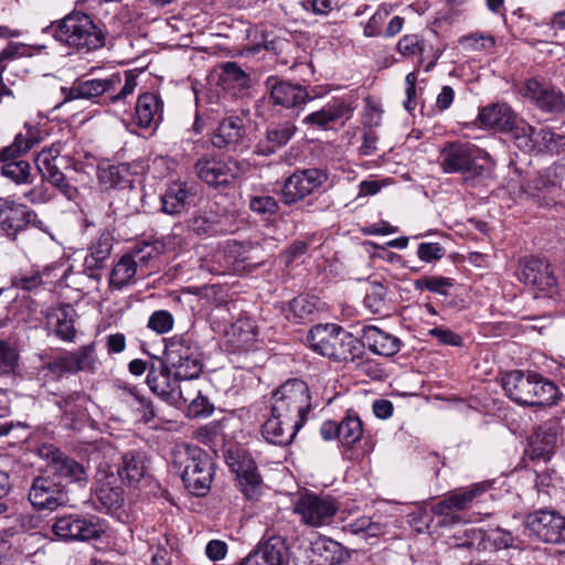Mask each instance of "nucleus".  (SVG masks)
Wrapping results in <instances>:
<instances>
[{"label": "nucleus", "mask_w": 565, "mask_h": 565, "mask_svg": "<svg viewBox=\"0 0 565 565\" xmlns=\"http://www.w3.org/2000/svg\"><path fill=\"white\" fill-rule=\"evenodd\" d=\"M295 510L301 516L303 523L319 527L332 523L339 510V504L331 497L310 493L298 500Z\"/></svg>", "instance_id": "obj_17"}, {"label": "nucleus", "mask_w": 565, "mask_h": 565, "mask_svg": "<svg viewBox=\"0 0 565 565\" xmlns=\"http://www.w3.org/2000/svg\"><path fill=\"white\" fill-rule=\"evenodd\" d=\"M248 207L263 217H269L278 212L279 204L274 196L262 194L250 196Z\"/></svg>", "instance_id": "obj_54"}, {"label": "nucleus", "mask_w": 565, "mask_h": 565, "mask_svg": "<svg viewBox=\"0 0 565 565\" xmlns=\"http://www.w3.org/2000/svg\"><path fill=\"white\" fill-rule=\"evenodd\" d=\"M60 154V150L57 148H49L43 149L40 153H38L35 158V166L39 172L44 174L45 172L52 170L53 168L57 167L55 164V160Z\"/></svg>", "instance_id": "obj_64"}, {"label": "nucleus", "mask_w": 565, "mask_h": 565, "mask_svg": "<svg viewBox=\"0 0 565 565\" xmlns=\"http://www.w3.org/2000/svg\"><path fill=\"white\" fill-rule=\"evenodd\" d=\"M29 501L38 510H54L68 502L64 487L50 477H38L29 491Z\"/></svg>", "instance_id": "obj_20"}, {"label": "nucleus", "mask_w": 565, "mask_h": 565, "mask_svg": "<svg viewBox=\"0 0 565 565\" xmlns=\"http://www.w3.org/2000/svg\"><path fill=\"white\" fill-rule=\"evenodd\" d=\"M492 487L491 481L473 483L467 488L458 489L438 501L433 508V514L439 518L438 525H450L460 522L459 511L467 510L483 501Z\"/></svg>", "instance_id": "obj_9"}, {"label": "nucleus", "mask_w": 565, "mask_h": 565, "mask_svg": "<svg viewBox=\"0 0 565 565\" xmlns=\"http://www.w3.org/2000/svg\"><path fill=\"white\" fill-rule=\"evenodd\" d=\"M362 349L366 347L372 353L383 356H393L401 350V340L375 326H365L359 339Z\"/></svg>", "instance_id": "obj_29"}, {"label": "nucleus", "mask_w": 565, "mask_h": 565, "mask_svg": "<svg viewBox=\"0 0 565 565\" xmlns=\"http://www.w3.org/2000/svg\"><path fill=\"white\" fill-rule=\"evenodd\" d=\"M175 380L198 379L202 372V353L196 343L188 337H174L166 345L164 360Z\"/></svg>", "instance_id": "obj_8"}, {"label": "nucleus", "mask_w": 565, "mask_h": 565, "mask_svg": "<svg viewBox=\"0 0 565 565\" xmlns=\"http://www.w3.org/2000/svg\"><path fill=\"white\" fill-rule=\"evenodd\" d=\"M226 462L236 475L242 493L249 500L257 499L262 492L263 480L254 459L244 451L228 450Z\"/></svg>", "instance_id": "obj_15"}, {"label": "nucleus", "mask_w": 565, "mask_h": 565, "mask_svg": "<svg viewBox=\"0 0 565 565\" xmlns=\"http://www.w3.org/2000/svg\"><path fill=\"white\" fill-rule=\"evenodd\" d=\"M145 471V456L141 452L129 451L121 456V465L117 468V473L124 482L128 484L139 482Z\"/></svg>", "instance_id": "obj_38"}, {"label": "nucleus", "mask_w": 565, "mask_h": 565, "mask_svg": "<svg viewBox=\"0 0 565 565\" xmlns=\"http://www.w3.org/2000/svg\"><path fill=\"white\" fill-rule=\"evenodd\" d=\"M439 166L445 173L460 174L463 182L469 185H475L480 179L490 177L494 168L486 150L462 141L448 142L443 147Z\"/></svg>", "instance_id": "obj_2"}, {"label": "nucleus", "mask_w": 565, "mask_h": 565, "mask_svg": "<svg viewBox=\"0 0 565 565\" xmlns=\"http://www.w3.org/2000/svg\"><path fill=\"white\" fill-rule=\"evenodd\" d=\"M74 316L75 309L68 303L50 308L46 312L50 322L55 320V334L64 341H71L75 337Z\"/></svg>", "instance_id": "obj_37"}, {"label": "nucleus", "mask_w": 565, "mask_h": 565, "mask_svg": "<svg viewBox=\"0 0 565 565\" xmlns=\"http://www.w3.org/2000/svg\"><path fill=\"white\" fill-rule=\"evenodd\" d=\"M42 371H47L53 377L60 379L64 374L75 373L73 361L68 352L55 356L42 365Z\"/></svg>", "instance_id": "obj_55"}, {"label": "nucleus", "mask_w": 565, "mask_h": 565, "mask_svg": "<svg viewBox=\"0 0 565 565\" xmlns=\"http://www.w3.org/2000/svg\"><path fill=\"white\" fill-rule=\"evenodd\" d=\"M518 277L525 285L534 286L542 291L552 292L557 284L550 264L539 257L521 259Z\"/></svg>", "instance_id": "obj_22"}, {"label": "nucleus", "mask_w": 565, "mask_h": 565, "mask_svg": "<svg viewBox=\"0 0 565 565\" xmlns=\"http://www.w3.org/2000/svg\"><path fill=\"white\" fill-rule=\"evenodd\" d=\"M310 408L311 397L308 385L303 381L289 380L271 394L270 412L291 418L301 425H303Z\"/></svg>", "instance_id": "obj_7"}, {"label": "nucleus", "mask_w": 565, "mask_h": 565, "mask_svg": "<svg viewBox=\"0 0 565 565\" xmlns=\"http://www.w3.org/2000/svg\"><path fill=\"white\" fill-rule=\"evenodd\" d=\"M173 466L179 471L184 487L193 495H205L214 476L211 457L199 446L181 444L173 450Z\"/></svg>", "instance_id": "obj_4"}, {"label": "nucleus", "mask_w": 565, "mask_h": 565, "mask_svg": "<svg viewBox=\"0 0 565 565\" xmlns=\"http://www.w3.org/2000/svg\"><path fill=\"white\" fill-rule=\"evenodd\" d=\"M198 178L213 189H225L237 179L239 163L231 158L224 159L205 154L194 164Z\"/></svg>", "instance_id": "obj_12"}, {"label": "nucleus", "mask_w": 565, "mask_h": 565, "mask_svg": "<svg viewBox=\"0 0 565 565\" xmlns=\"http://www.w3.org/2000/svg\"><path fill=\"white\" fill-rule=\"evenodd\" d=\"M329 179V174L323 169L308 168L298 169L287 178L281 189V198L285 204H295L320 186Z\"/></svg>", "instance_id": "obj_13"}, {"label": "nucleus", "mask_w": 565, "mask_h": 565, "mask_svg": "<svg viewBox=\"0 0 565 565\" xmlns=\"http://www.w3.org/2000/svg\"><path fill=\"white\" fill-rule=\"evenodd\" d=\"M51 468L54 473L71 482H86L88 479V475L83 465L62 454L53 458Z\"/></svg>", "instance_id": "obj_39"}, {"label": "nucleus", "mask_w": 565, "mask_h": 565, "mask_svg": "<svg viewBox=\"0 0 565 565\" xmlns=\"http://www.w3.org/2000/svg\"><path fill=\"white\" fill-rule=\"evenodd\" d=\"M265 86L269 92V102L275 106L286 109L302 108L303 105L312 100L306 87L276 76H269L265 82Z\"/></svg>", "instance_id": "obj_19"}, {"label": "nucleus", "mask_w": 565, "mask_h": 565, "mask_svg": "<svg viewBox=\"0 0 565 565\" xmlns=\"http://www.w3.org/2000/svg\"><path fill=\"white\" fill-rule=\"evenodd\" d=\"M386 287L380 282H374L370 286L365 298V307L375 315H383L386 310Z\"/></svg>", "instance_id": "obj_51"}, {"label": "nucleus", "mask_w": 565, "mask_h": 565, "mask_svg": "<svg viewBox=\"0 0 565 565\" xmlns=\"http://www.w3.org/2000/svg\"><path fill=\"white\" fill-rule=\"evenodd\" d=\"M514 542V536L511 532L501 527L481 530L472 529L468 534L466 544L477 545V551L494 552L503 548L511 547Z\"/></svg>", "instance_id": "obj_30"}, {"label": "nucleus", "mask_w": 565, "mask_h": 565, "mask_svg": "<svg viewBox=\"0 0 565 565\" xmlns=\"http://www.w3.org/2000/svg\"><path fill=\"white\" fill-rule=\"evenodd\" d=\"M19 354L17 350L4 340H0V375H8L15 371Z\"/></svg>", "instance_id": "obj_56"}, {"label": "nucleus", "mask_w": 565, "mask_h": 565, "mask_svg": "<svg viewBox=\"0 0 565 565\" xmlns=\"http://www.w3.org/2000/svg\"><path fill=\"white\" fill-rule=\"evenodd\" d=\"M288 546L281 536H271L260 543L239 565H287Z\"/></svg>", "instance_id": "obj_24"}, {"label": "nucleus", "mask_w": 565, "mask_h": 565, "mask_svg": "<svg viewBox=\"0 0 565 565\" xmlns=\"http://www.w3.org/2000/svg\"><path fill=\"white\" fill-rule=\"evenodd\" d=\"M158 256L159 252L152 244L143 243L132 247L114 265L109 275V287L121 290L135 285L149 275L151 264Z\"/></svg>", "instance_id": "obj_6"}, {"label": "nucleus", "mask_w": 565, "mask_h": 565, "mask_svg": "<svg viewBox=\"0 0 565 565\" xmlns=\"http://www.w3.org/2000/svg\"><path fill=\"white\" fill-rule=\"evenodd\" d=\"M309 347L318 354L339 362L354 361L362 355L358 338L337 324H317L307 335Z\"/></svg>", "instance_id": "obj_5"}, {"label": "nucleus", "mask_w": 565, "mask_h": 565, "mask_svg": "<svg viewBox=\"0 0 565 565\" xmlns=\"http://www.w3.org/2000/svg\"><path fill=\"white\" fill-rule=\"evenodd\" d=\"M452 281L449 278L445 277H424L422 279H418L415 281V288L416 289H427L431 292L437 294H446V288L451 287Z\"/></svg>", "instance_id": "obj_61"}, {"label": "nucleus", "mask_w": 565, "mask_h": 565, "mask_svg": "<svg viewBox=\"0 0 565 565\" xmlns=\"http://www.w3.org/2000/svg\"><path fill=\"white\" fill-rule=\"evenodd\" d=\"M113 249V236L108 231H103L97 239L89 247V257L86 264L89 267H102L103 263L109 257Z\"/></svg>", "instance_id": "obj_46"}, {"label": "nucleus", "mask_w": 565, "mask_h": 565, "mask_svg": "<svg viewBox=\"0 0 565 565\" xmlns=\"http://www.w3.org/2000/svg\"><path fill=\"white\" fill-rule=\"evenodd\" d=\"M246 135L244 119L239 116L223 118L211 135V143L214 148L235 150Z\"/></svg>", "instance_id": "obj_26"}, {"label": "nucleus", "mask_w": 565, "mask_h": 565, "mask_svg": "<svg viewBox=\"0 0 565 565\" xmlns=\"http://www.w3.org/2000/svg\"><path fill=\"white\" fill-rule=\"evenodd\" d=\"M353 107L343 98H333L322 108L308 114L302 124L312 128L327 130L338 122L344 124L352 117Z\"/></svg>", "instance_id": "obj_23"}, {"label": "nucleus", "mask_w": 565, "mask_h": 565, "mask_svg": "<svg viewBox=\"0 0 565 565\" xmlns=\"http://www.w3.org/2000/svg\"><path fill=\"white\" fill-rule=\"evenodd\" d=\"M53 533L63 541H89L100 537L104 532L95 519L79 515L57 518L52 526Z\"/></svg>", "instance_id": "obj_18"}, {"label": "nucleus", "mask_w": 565, "mask_h": 565, "mask_svg": "<svg viewBox=\"0 0 565 565\" xmlns=\"http://www.w3.org/2000/svg\"><path fill=\"white\" fill-rule=\"evenodd\" d=\"M85 403L86 396L79 392L57 396L54 401V404L62 412V419L72 429L76 427V422L85 416Z\"/></svg>", "instance_id": "obj_36"}, {"label": "nucleus", "mask_w": 565, "mask_h": 565, "mask_svg": "<svg viewBox=\"0 0 565 565\" xmlns=\"http://www.w3.org/2000/svg\"><path fill=\"white\" fill-rule=\"evenodd\" d=\"M12 287L24 291H36L43 285L41 273L38 269L31 268L20 270L11 278Z\"/></svg>", "instance_id": "obj_52"}, {"label": "nucleus", "mask_w": 565, "mask_h": 565, "mask_svg": "<svg viewBox=\"0 0 565 565\" xmlns=\"http://www.w3.org/2000/svg\"><path fill=\"white\" fill-rule=\"evenodd\" d=\"M525 527L545 543H565V518L554 510L541 509L529 513Z\"/></svg>", "instance_id": "obj_16"}, {"label": "nucleus", "mask_w": 565, "mask_h": 565, "mask_svg": "<svg viewBox=\"0 0 565 565\" xmlns=\"http://www.w3.org/2000/svg\"><path fill=\"white\" fill-rule=\"evenodd\" d=\"M516 114L505 103H495L480 109L478 119L482 126L504 132L510 128Z\"/></svg>", "instance_id": "obj_35"}, {"label": "nucleus", "mask_w": 565, "mask_h": 565, "mask_svg": "<svg viewBox=\"0 0 565 565\" xmlns=\"http://www.w3.org/2000/svg\"><path fill=\"white\" fill-rule=\"evenodd\" d=\"M344 2L341 0H305L302 6L315 14L327 15L333 10H340Z\"/></svg>", "instance_id": "obj_62"}, {"label": "nucleus", "mask_w": 565, "mask_h": 565, "mask_svg": "<svg viewBox=\"0 0 565 565\" xmlns=\"http://www.w3.org/2000/svg\"><path fill=\"white\" fill-rule=\"evenodd\" d=\"M297 131L292 120L270 122L266 128L265 138L257 145V153L269 156L285 147Z\"/></svg>", "instance_id": "obj_32"}, {"label": "nucleus", "mask_w": 565, "mask_h": 565, "mask_svg": "<svg viewBox=\"0 0 565 565\" xmlns=\"http://www.w3.org/2000/svg\"><path fill=\"white\" fill-rule=\"evenodd\" d=\"M195 193L186 182L170 183L161 195V210L169 215H179L191 205Z\"/></svg>", "instance_id": "obj_33"}, {"label": "nucleus", "mask_w": 565, "mask_h": 565, "mask_svg": "<svg viewBox=\"0 0 565 565\" xmlns=\"http://www.w3.org/2000/svg\"><path fill=\"white\" fill-rule=\"evenodd\" d=\"M501 383L507 396L521 405H553L562 396L553 381L535 372L513 370L503 374Z\"/></svg>", "instance_id": "obj_3"}, {"label": "nucleus", "mask_w": 565, "mask_h": 565, "mask_svg": "<svg viewBox=\"0 0 565 565\" xmlns=\"http://www.w3.org/2000/svg\"><path fill=\"white\" fill-rule=\"evenodd\" d=\"M311 545L312 553L327 565L339 564L344 558L345 552L343 546L334 540L326 536H319L311 543Z\"/></svg>", "instance_id": "obj_41"}, {"label": "nucleus", "mask_w": 565, "mask_h": 565, "mask_svg": "<svg viewBox=\"0 0 565 565\" xmlns=\"http://www.w3.org/2000/svg\"><path fill=\"white\" fill-rule=\"evenodd\" d=\"M42 178L55 186L67 200H74L78 193L76 186L72 185L64 173L57 168L42 174Z\"/></svg>", "instance_id": "obj_53"}, {"label": "nucleus", "mask_w": 565, "mask_h": 565, "mask_svg": "<svg viewBox=\"0 0 565 565\" xmlns=\"http://www.w3.org/2000/svg\"><path fill=\"white\" fill-rule=\"evenodd\" d=\"M173 370L162 360L153 359L147 374V384L149 388L167 403H173V390L179 380L171 379Z\"/></svg>", "instance_id": "obj_27"}, {"label": "nucleus", "mask_w": 565, "mask_h": 565, "mask_svg": "<svg viewBox=\"0 0 565 565\" xmlns=\"http://www.w3.org/2000/svg\"><path fill=\"white\" fill-rule=\"evenodd\" d=\"M564 164H553L539 172L523 185V192L540 206H552L562 195Z\"/></svg>", "instance_id": "obj_11"}, {"label": "nucleus", "mask_w": 565, "mask_h": 565, "mask_svg": "<svg viewBox=\"0 0 565 565\" xmlns=\"http://www.w3.org/2000/svg\"><path fill=\"white\" fill-rule=\"evenodd\" d=\"M201 391L191 380L178 381L173 390V403L171 405L190 404Z\"/></svg>", "instance_id": "obj_58"}, {"label": "nucleus", "mask_w": 565, "mask_h": 565, "mask_svg": "<svg viewBox=\"0 0 565 565\" xmlns=\"http://www.w3.org/2000/svg\"><path fill=\"white\" fill-rule=\"evenodd\" d=\"M351 533L360 534L365 533L369 536H376L382 532L379 523L371 521L367 516H362L348 524Z\"/></svg>", "instance_id": "obj_63"}, {"label": "nucleus", "mask_w": 565, "mask_h": 565, "mask_svg": "<svg viewBox=\"0 0 565 565\" xmlns=\"http://www.w3.org/2000/svg\"><path fill=\"white\" fill-rule=\"evenodd\" d=\"M533 127L529 125L524 119L515 116V120H512L510 128L504 130V134H509L514 145L524 152L533 151L532 134Z\"/></svg>", "instance_id": "obj_45"}, {"label": "nucleus", "mask_w": 565, "mask_h": 565, "mask_svg": "<svg viewBox=\"0 0 565 565\" xmlns=\"http://www.w3.org/2000/svg\"><path fill=\"white\" fill-rule=\"evenodd\" d=\"M40 141L38 137V130L32 127H26L25 132H19L14 141L3 148L0 151V160H9L15 159L17 157L26 153L30 149H32Z\"/></svg>", "instance_id": "obj_42"}, {"label": "nucleus", "mask_w": 565, "mask_h": 565, "mask_svg": "<svg viewBox=\"0 0 565 565\" xmlns=\"http://www.w3.org/2000/svg\"><path fill=\"white\" fill-rule=\"evenodd\" d=\"M3 166L1 168V173L6 178L11 179L13 182L20 183H29L30 182V164L24 160H1Z\"/></svg>", "instance_id": "obj_50"}, {"label": "nucleus", "mask_w": 565, "mask_h": 565, "mask_svg": "<svg viewBox=\"0 0 565 565\" xmlns=\"http://www.w3.org/2000/svg\"><path fill=\"white\" fill-rule=\"evenodd\" d=\"M557 423L550 422L540 426L531 437V446L539 457L547 456L557 441Z\"/></svg>", "instance_id": "obj_40"}, {"label": "nucleus", "mask_w": 565, "mask_h": 565, "mask_svg": "<svg viewBox=\"0 0 565 565\" xmlns=\"http://www.w3.org/2000/svg\"><path fill=\"white\" fill-rule=\"evenodd\" d=\"M29 226L47 233V226L28 205L10 198L0 199V230L12 241Z\"/></svg>", "instance_id": "obj_10"}, {"label": "nucleus", "mask_w": 565, "mask_h": 565, "mask_svg": "<svg viewBox=\"0 0 565 565\" xmlns=\"http://www.w3.org/2000/svg\"><path fill=\"white\" fill-rule=\"evenodd\" d=\"M301 424L270 412V416L262 427L263 437L273 445L288 446L295 439Z\"/></svg>", "instance_id": "obj_28"}, {"label": "nucleus", "mask_w": 565, "mask_h": 565, "mask_svg": "<svg viewBox=\"0 0 565 565\" xmlns=\"http://www.w3.org/2000/svg\"><path fill=\"white\" fill-rule=\"evenodd\" d=\"M319 310V300L315 296L299 295L289 302L288 319L300 322L310 319Z\"/></svg>", "instance_id": "obj_44"}, {"label": "nucleus", "mask_w": 565, "mask_h": 565, "mask_svg": "<svg viewBox=\"0 0 565 565\" xmlns=\"http://www.w3.org/2000/svg\"><path fill=\"white\" fill-rule=\"evenodd\" d=\"M533 151H555L557 150L563 137L548 128L533 129L532 134Z\"/></svg>", "instance_id": "obj_49"}, {"label": "nucleus", "mask_w": 565, "mask_h": 565, "mask_svg": "<svg viewBox=\"0 0 565 565\" xmlns=\"http://www.w3.org/2000/svg\"><path fill=\"white\" fill-rule=\"evenodd\" d=\"M173 316L168 310H157L149 317L147 327L158 334H164L172 330Z\"/></svg>", "instance_id": "obj_57"}, {"label": "nucleus", "mask_w": 565, "mask_h": 565, "mask_svg": "<svg viewBox=\"0 0 565 565\" xmlns=\"http://www.w3.org/2000/svg\"><path fill=\"white\" fill-rule=\"evenodd\" d=\"M163 118V102L154 93H145L139 95L136 109L135 122L139 128L156 129Z\"/></svg>", "instance_id": "obj_31"}, {"label": "nucleus", "mask_w": 565, "mask_h": 565, "mask_svg": "<svg viewBox=\"0 0 565 565\" xmlns=\"http://www.w3.org/2000/svg\"><path fill=\"white\" fill-rule=\"evenodd\" d=\"M75 373L90 369L94 363V344L81 347L75 352H68Z\"/></svg>", "instance_id": "obj_59"}, {"label": "nucleus", "mask_w": 565, "mask_h": 565, "mask_svg": "<svg viewBox=\"0 0 565 565\" xmlns=\"http://www.w3.org/2000/svg\"><path fill=\"white\" fill-rule=\"evenodd\" d=\"M98 180L106 189L127 188L131 182L128 168L126 166L115 164L99 167Z\"/></svg>", "instance_id": "obj_43"}, {"label": "nucleus", "mask_w": 565, "mask_h": 565, "mask_svg": "<svg viewBox=\"0 0 565 565\" xmlns=\"http://www.w3.org/2000/svg\"><path fill=\"white\" fill-rule=\"evenodd\" d=\"M56 42L76 52L88 53L105 45V32L90 15L73 11L42 30Z\"/></svg>", "instance_id": "obj_1"}, {"label": "nucleus", "mask_w": 565, "mask_h": 565, "mask_svg": "<svg viewBox=\"0 0 565 565\" xmlns=\"http://www.w3.org/2000/svg\"><path fill=\"white\" fill-rule=\"evenodd\" d=\"M424 41L416 34L404 35L397 43V51L405 57L415 56L424 52Z\"/></svg>", "instance_id": "obj_60"}, {"label": "nucleus", "mask_w": 565, "mask_h": 565, "mask_svg": "<svg viewBox=\"0 0 565 565\" xmlns=\"http://www.w3.org/2000/svg\"><path fill=\"white\" fill-rule=\"evenodd\" d=\"M520 93L547 113L561 111L565 107V96L562 92L546 86L535 78L525 81Z\"/></svg>", "instance_id": "obj_25"}, {"label": "nucleus", "mask_w": 565, "mask_h": 565, "mask_svg": "<svg viewBox=\"0 0 565 565\" xmlns=\"http://www.w3.org/2000/svg\"><path fill=\"white\" fill-rule=\"evenodd\" d=\"M97 487L94 492V502L99 510L110 511L121 507L124 502L122 489L116 484L114 471L108 463H100L96 471Z\"/></svg>", "instance_id": "obj_21"}, {"label": "nucleus", "mask_w": 565, "mask_h": 565, "mask_svg": "<svg viewBox=\"0 0 565 565\" xmlns=\"http://www.w3.org/2000/svg\"><path fill=\"white\" fill-rule=\"evenodd\" d=\"M121 85L122 77L118 73L111 74L107 78H77L73 82L72 86L61 87L63 99L55 106V108L75 99L94 100L106 93H114Z\"/></svg>", "instance_id": "obj_14"}, {"label": "nucleus", "mask_w": 565, "mask_h": 565, "mask_svg": "<svg viewBox=\"0 0 565 565\" xmlns=\"http://www.w3.org/2000/svg\"><path fill=\"white\" fill-rule=\"evenodd\" d=\"M258 245L253 243H239L232 242L228 243L225 249V255L228 258H233L234 263L254 265L256 264L257 257L252 255L253 252L258 250ZM259 262H257L258 264Z\"/></svg>", "instance_id": "obj_48"}, {"label": "nucleus", "mask_w": 565, "mask_h": 565, "mask_svg": "<svg viewBox=\"0 0 565 565\" xmlns=\"http://www.w3.org/2000/svg\"><path fill=\"white\" fill-rule=\"evenodd\" d=\"M25 73L24 58L15 44H10L0 52V82L14 85Z\"/></svg>", "instance_id": "obj_34"}, {"label": "nucleus", "mask_w": 565, "mask_h": 565, "mask_svg": "<svg viewBox=\"0 0 565 565\" xmlns=\"http://www.w3.org/2000/svg\"><path fill=\"white\" fill-rule=\"evenodd\" d=\"M340 441L344 446L356 444L363 436V425L360 417L355 414H348L339 423Z\"/></svg>", "instance_id": "obj_47"}]
</instances>
